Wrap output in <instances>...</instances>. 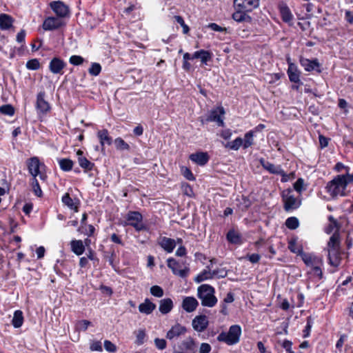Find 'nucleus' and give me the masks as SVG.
Wrapping results in <instances>:
<instances>
[{
	"mask_svg": "<svg viewBox=\"0 0 353 353\" xmlns=\"http://www.w3.org/2000/svg\"><path fill=\"white\" fill-rule=\"evenodd\" d=\"M353 181V175L339 174L329 181L326 186V192L332 199L339 196H345V190L349 183Z\"/></svg>",
	"mask_w": 353,
	"mask_h": 353,
	"instance_id": "nucleus-1",
	"label": "nucleus"
},
{
	"mask_svg": "<svg viewBox=\"0 0 353 353\" xmlns=\"http://www.w3.org/2000/svg\"><path fill=\"white\" fill-rule=\"evenodd\" d=\"M197 296L204 307H213L218 302L214 288L208 284H203L198 288Z\"/></svg>",
	"mask_w": 353,
	"mask_h": 353,
	"instance_id": "nucleus-2",
	"label": "nucleus"
},
{
	"mask_svg": "<svg viewBox=\"0 0 353 353\" xmlns=\"http://www.w3.org/2000/svg\"><path fill=\"white\" fill-rule=\"evenodd\" d=\"M242 333L241 327L239 325H232L229 327L228 332H221L216 339L228 345H234L240 341Z\"/></svg>",
	"mask_w": 353,
	"mask_h": 353,
	"instance_id": "nucleus-3",
	"label": "nucleus"
},
{
	"mask_svg": "<svg viewBox=\"0 0 353 353\" xmlns=\"http://www.w3.org/2000/svg\"><path fill=\"white\" fill-rule=\"evenodd\" d=\"M142 220L143 216L140 212L137 211H130L125 215V221L123 223V225H130L138 232L145 230L146 228L141 223Z\"/></svg>",
	"mask_w": 353,
	"mask_h": 353,
	"instance_id": "nucleus-4",
	"label": "nucleus"
},
{
	"mask_svg": "<svg viewBox=\"0 0 353 353\" xmlns=\"http://www.w3.org/2000/svg\"><path fill=\"white\" fill-rule=\"evenodd\" d=\"M50 7L56 14L57 17L62 19L70 15V8L68 6L61 1H54L50 2Z\"/></svg>",
	"mask_w": 353,
	"mask_h": 353,
	"instance_id": "nucleus-5",
	"label": "nucleus"
},
{
	"mask_svg": "<svg viewBox=\"0 0 353 353\" xmlns=\"http://www.w3.org/2000/svg\"><path fill=\"white\" fill-rule=\"evenodd\" d=\"M167 265L172 270L174 274L184 278L188 276L189 268L185 267L182 269V264L173 258H169L167 260Z\"/></svg>",
	"mask_w": 353,
	"mask_h": 353,
	"instance_id": "nucleus-6",
	"label": "nucleus"
},
{
	"mask_svg": "<svg viewBox=\"0 0 353 353\" xmlns=\"http://www.w3.org/2000/svg\"><path fill=\"white\" fill-rule=\"evenodd\" d=\"M291 192V190H288L287 192H283V194L284 209L285 211L295 210L298 208L301 205V201H299L294 196L292 195Z\"/></svg>",
	"mask_w": 353,
	"mask_h": 353,
	"instance_id": "nucleus-7",
	"label": "nucleus"
},
{
	"mask_svg": "<svg viewBox=\"0 0 353 353\" xmlns=\"http://www.w3.org/2000/svg\"><path fill=\"white\" fill-rule=\"evenodd\" d=\"M260 163L262 167L270 173L281 175L283 177L282 179V181H287V175L281 168V165H275L274 164L265 161L264 159H261Z\"/></svg>",
	"mask_w": 353,
	"mask_h": 353,
	"instance_id": "nucleus-8",
	"label": "nucleus"
},
{
	"mask_svg": "<svg viewBox=\"0 0 353 353\" xmlns=\"http://www.w3.org/2000/svg\"><path fill=\"white\" fill-rule=\"evenodd\" d=\"M224 114V108L223 107H217L210 112L205 120L207 122L214 121L216 122L218 125L223 126L224 122L222 117Z\"/></svg>",
	"mask_w": 353,
	"mask_h": 353,
	"instance_id": "nucleus-9",
	"label": "nucleus"
},
{
	"mask_svg": "<svg viewBox=\"0 0 353 353\" xmlns=\"http://www.w3.org/2000/svg\"><path fill=\"white\" fill-rule=\"evenodd\" d=\"M65 23L63 19L57 17H48L43 23V28L45 30H53L63 26Z\"/></svg>",
	"mask_w": 353,
	"mask_h": 353,
	"instance_id": "nucleus-10",
	"label": "nucleus"
},
{
	"mask_svg": "<svg viewBox=\"0 0 353 353\" xmlns=\"http://www.w3.org/2000/svg\"><path fill=\"white\" fill-rule=\"evenodd\" d=\"M26 164L28 172L32 176V178L37 177L40 173V168L44 166L37 157L28 159L26 161Z\"/></svg>",
	"mask_w": 353,
	"mask_h": 353,
	"instance_id": "nucleus-11",
	"label": "nucleus"
},
{
	"mask_svg": "<svg viewBox=\"0 0 353 353\" xmlns=\"http://www.w3.org/2000/svg\"><path fill=\"white\" fill-rule=\"evenodd\" d=\"M234 4L238 9L251 12L254 8L259 6V0H234Z\"/></svg>",
	"mask_w": 353,
	"mask_h": 353,
	"instance_id": "nucleus-12",
	"label": "nucleus"
},
{
	"mask_svg": "<svg viewBox=\"0 0 353 353\" xmlns=\"http://www.w3.org/2000/svg\"><path fill=\"white\" fill-rule=\"evenodd\" d=\"M45 92H40L37 97L36 108L37 110L43 114H46L50 110V105L44 99Z\"/></svg>",
	"mask_w": 353,
	"mask_h": 353,
	"instance_id": "nucleus-13",
	"label": "nucleus"
},
{
	"mask_svg": "<svg viewBox=\"0 0 353 353\" xmlns=\"http://www.w3.org/2000/svg\"><path fill=\"white\" fill-rule=\"evenodd\" d=\"M185 332L186 328L185 326L181 325L179 323H176L167 332L166 338L169 340H173L184 334Z\"/></svg>",
	"mask_w": 353,
	"mask_h": 353,
	"instance_id": "nucleus-14",
	"label": "nucleus"
},
{
	"mask_svg": "<svg viewBox=\"0 0 353 353\" xmlns=\"http://www.w3.org/2000/svg\"><path fill=\"white\" fill-rule=\"evenodd\" d=\"M301 65L304 68L306 71H316L321 72L320 64L317 59L310 60L308 59L301 58Z\"/></svg>",
	"mask_w": 353,
	"mask_h": 353,
	"instance_id": "nucleus-15",
	"label": "nucleus"
},
{
	"mask_svg": "<svg viewBox=\"0 0 353 353\" xmlns=\"http://www.w3.org/2000/svg\"><path fill=\"white\" fill-rule=\"evenodd\" d=\"M208 325V320L205 315L196 316L192 320V327L197 332L204 331Z\"/></svg>",
	"mask_w": 353,
	"mask_h": 353,
	"instance_id": "nucleus-16",
	"label": "nucleus"
},
{
	"mask_svg": "<svg viewBox=\"0 0 353 353\" xmlns=\"http://www.w3.org/2000/svg\"><path fill=\"white\" fill-rule=\"evenodd\" d=\"M301 256L303 262L307 266H310L312 268L316 265H322L323 264L322 259L320 257H318L312 254L303 252V253H301Z\"/></svg>",
	"mask_w": 353,
	"mask_h": 353,
	"instance_id": "nucleus-17",
	"label": "nucleus"
},
{
	"mask_svg": "<svg viewBox=\"0 0 353 353\" xmlns=\"http://www.w3.org/2000/svg\"><path fill=\"white\" fill-rule=\"evenodd\" d=\"M199 305L198 301L193 296H186L183 299L182 308L187 312H192Z\"/></svg>",
	"mask_w": 353,
	"mask_h": 353,
	"instance_id": "nucleus-18",
	"label": "nucleus"
},
{
	"mask_svg": "<svg viewBox=\"0 0 353 353\" xmlns=\"http://www.w3.org/2000/svg\"><path fill=\"white\" fill-rule=\"evenodd\" d=\"M65 63L59 58H53L49 64V69L53 74H62V70L65 66Z\"/></svg>",
	"mask_w": 353,
	"mask_h": 353,
	"instance_id": "nucleus-19",
	"label": "nucleus"
},
{
	"mask_svg": "<svg viewBox=\"0 0 353 353\" xmlns=\"http://www.w3.org/2000/svg\"><path fill=\"white\" fill-rule=\"evenodd\" d=\"M158 243L165 251L168 253L172 252L176 246V241L174 239L165 236L159 238Z\"/></svg>",
	"mask_w": 353,
	"mask_h": 353,
	"instance_id": "nucleus-20",
	"label": "nucleus"
},
{
	"mask_svg": "<svg viewBox=\"0 0 353 353\" xmlns=\"http://www.w3.org/2000/svg\"><path fill=\"white\" fill-rule=\"evenodd\" d=\"M190 159L199 165H205L209 161V156L207 152H199L191 154Z\"/></svg>",
	"mask_w": 353,
	"mask_h": 353,
	"instance_id": "nucleus-21",
	"label": "nucleus"
},
{
	"mask_svg": "<svg viewBox=\"0 0 353 353\" xmlns=\"http://www.w3.org/2000/svg\"><path fill=\"white\" fill-rule=\"evenodd\" d=\"M215 261L214 259L210 261V265L206 267V269L203 270L195 279L196 283H201L205 280L212 279L213 276L211 270V265Z\"/></svg>",
	"mask_w": 353,
	"mask_h": 353,
	"instance_id": "nucleus-22",
	"label": "nucleus"
},
{
	"mask_svg": "<svg viewBox=\"0 0 353 353\" xmlns=\"http://www.w3.org/2000/svg\"><path fill=\"white\" fill-rule=\"evenodd\" d=\"M62 202L70 209L73 210L74 212H78L79 205V200L78 199H72L68 193H65L62 197Z\"/></svg>",
	"mask_w": 353,
	"mask_h": 353,
	"instance_id": "nucleus-23",
	"label": "nucleus"
},
{
	"mask_svg": "<svg viewBox=\"0 0 353 353\" xmlns=\"http://www.w3.org/2000/svg\"><path fill=\"white\" fill-rule=\"evenodd\" d=\"M279 8L283 21L290 23L293 19V15L288 6L282 2L279 5Z\"/></svg>",
	"mask_w": 353,
	"mask_h": 353,
	"instance_id": "nucleus-24",
	"label": "nucleus"
},
{
	"mask_svg": "<svg viewBox=\"0 0 353 353\" xmlns=\"http://www.w3.org/2000/svg\"><path fill=\"white\" fill-rule=\"evenodd\" d=\"M287 72L289 79L291 82H300V72H299L297 67L294 63H289Z\"/></svg>",
	"mask_w": 353,
	"mask_h": 353,
	"instance_id": "nucleus-25",
	"label": "nucleus"
},
{
	"mask_svg": "<svg viewBox=\"0 0 353 353\" xmlns=\"http://www.w3.org/2000/svg\"><path fill=\"white\" fill-rule=\"evenodd\" d=\"M329 264L333 267H338L341 263V250H328Z\"/></svg>",
	"mask_w": 353,
	"mask_h": 353,
	"instance_id": "nucleus-26",
	"label": "nucleus"
},
{
	"mask_svg": "<svg viewBox=\"0 0 353 353\" xmlns=\"http://www.w3.org/2000/svg\"><path fill=\"white\" fill-rule=\"evenodd\" d=\"M155 308L156 305L148 299L139 305V312L145 314H151Z\"/></svg>",
	"mask_w": 353,
	"mask_h": 353,
	"instance_id": "nucleus-27",
	"label": "nucleus"
},
{
	"mask_svg": "<svg viewBox=\"0 0 353 353\" xmlns=\"http://www.w3.org/2000/svg\"><path fill=\"white\" fill-rule=\"evenodd\" d=\"M328 250H340V239L338 233L335 232L330 236L327 243Z\"/></svg>",
	"mask_w": 353,
	"mask_h": 353,
	"instance_id": "nucleus-28",
	"label": "nucleus"
},
{
	"mask_svg": "<svg viewBox=\"0 0 353 353\" xmlns=\"http://www.w3.org/2000/svg\"><path fill=\"white\" fill-rule=\"evenodd\" d=\"M13 18L7 14H0V29L8 30L12 27Z\"/></svg>",
	"mask_w": 353,
	"mask_h": 353,
	"instance_id": "nucleus-29",
	"label": "nucleus"
},
{
	"mask_svg": "<svg viewBox=\"0 0 353 353\" xmlns=\"http://www.w3.org/2000/svg\"><path fill=\"white\" fill-rule=\"evenodd\" d=\"M97 137L99 139L102 150L104 148L105 143L108 145L112 144V138L108 134V131L106 129L99 130L97 132Z\"/></svg>",
	"mask_w": 353,
	"mask_h": 353,
	"instance_id": "nucleus-30",
	"label": "nucleus"
},
{
	"mask_svg": "<svg viewBox=\"0 0 353 353\" xmlns=\"http://www.w3.org/2000/svg\"><path fill=\"white\" fill-rule=\"evenodd\" d=\"M173 307V302L171 299L167 298L160 301L159 311L163 314H168Z\"/></svg>",
	"mask_w": 353,
	"mask_h": 353,
	"instance_id": "nucleus-31",
	"label": "nucleus"
},
{
	"mask_svg": "<svg viewBox=\"0 0 353 353\" xmlns=\"http://www.w3.org/2000/svg\"><path fill=\"white\" fill-rule=\"evenodd\" d=\"M72 251L77 255L82 254L85 251L84 245L81 240H72L70 243Z\"/></svg>",
	"mask_w": 353,
	"mask_h": 353,
	"instance_id": "nucleus-32",
	"label": "nucleus"
},
{
	"mask_svg": "<svg viewBox=\"0 0 353 353\" xmlns=\"http://www.w3.org/2000/svg\"><path fill=\"white\" fill-rule=\"evenodd\" d=\"M246 12H248L239 9L233 13L232 19L237 22L250 21V17L246 14Z\"/></svg>",
	"mask_w": 353,
	"mask_h": 353,
	"instance_id": "nucleus-33",
	"label": "nucleus"
},
{
	"mask_svg": "<svg viewBox=\"0 0 353 353\" xmlns=\"http://www.w3.org/2000/svg\"><path fill=\"white\" fill-rule=\"evenodd\" d=\"M23 323V315L21 310H16L12 320V324L15 328L21 327Z\"/></svg>",
	"mask_w": 353,
	"mask_h": 353,
	"instance_id": "nucleus-34",
	"label": "nucleus"
},
{
	"mask_svg": "<svg viewBox=\"0 0 353 353\" xmlns=\"http://www.w3.org/2000/svg\"><path fill=\"white\" fill-rule=\"evenodd\" d=\"M78 162L79 165L84 170L85 172L92 170L94 164L88 160L84 157H78Z\"/></svg>",
	"mask_w": 353,
	"mask_h": 353,
	"instance_id": "nucleus-35",
	"label": "nucleus"
},
{
	"mask_svg": "<svg viewBox=\"0 0 353 353\" xmlns=\"http://www.w3.org/2000/svg\"><path fill=\"white\" fill-rule=\"evenodd\" d=\"M228 241L234 244H240L241 243V236L236 231L231 230L227 234Z\"/></svg>",
	"mask_w": 353,
	"mask_h": 353,
	"instance_id": "nucleus-36",
	"label": "nucleus"
},
{
	"mask_svg": "<svg viewBox=\"0 0 353 353\" xmlns=\"http://www.w3.org/2000/svg\"><path fill=\"white\" fill-rule=\"evenodd\" d=\"M60 168L64 172H69L72 169L74 163L70 159H61L59 161Z\"/></svg>",
	"mask_w": 353,
	"mask_h": 353,
	"instance_id": "nucleus-37",
	"label": "nucleus"
},
{
	"mask_svg": "<svg viewBox=\"0 0 353 353\" xmlns=\"http://www.w3.org/2000/svg\"><path fill=\"white\" fill-rule=\"evenodd\" d=\"M241 145H243V139L241 137H237L234 141L228 142L224 145L225 148L234 150H238Z\"/></svg>",
	"mask_w": 353,
	"mask_h": 353,
	"instance_id": "nucleus-38",
	"label": "nucleus"
},
{
	"mask_svg": "<svg viewBox=\"0 0 353 353\" xmlns=\"http://www.w3.org/2000/svg\"><path fill=\"white\" fill-rule=\"evenodd\" d=\"M31 185L32 188V191L34 192V194L39 197L42 196L43 192L37 177H33L32 179Z\"/></svg>",
	"mask_w": 353,
	"mask_h": 353,
	"instance_id": "nucleus-39",
	"label": "nucleus"
},
{
	"mask_svg": "<svg viewBox=\"0 0 353 353\" xmlns=\"http://www.w3.org/2000/svg\"><path fill=\"white\" fill-rule=\"evenodd\" d=\"M253 131H249L245 133L244 140H243V148H248L253 144Z\"/></svg>",
	"mask_w": 353,
	"mask_h": 353,
	"instance_id": "nucleus-40",
	"label": "nucleus"
},
{
	"mask_svg": "<svg viewBox=\"0 0 353 353\" xmlns=\"http://www.w3.org/2000/svg\"><path fill=\"white\" fill-rule=\"evenodd\" d=\"M114 144L117 150H129L130 145L121 138L118 137L114 140Z\"/></svg>",
	"mask_w": 353,
	"mask_h": 353,
	"instance_id": "nucleus-41",
	"label": "nucleus"
},
{
	"mask_svg": "<svg viewBox=\"0 0 353 353\" xmlns=\"http://www.w3.org/2000/svg\"><path fill=\"white\" fill-rule=\"evenodd\" d=\"M285 225L290 230H295L299 225V222L297 218L294 216L289 217L285 221Z\"/></svg>",
	"mask_w": 353,
	"mask_h": 353,
	"instance_id": "nucleus-42",
	"label": "nucleus"
},
{
	"mask_svg": "<svg viewBox=\"0 0 353 353\" xmlns=\"http://www.w3.org/2000/svg\"><path fill=\"white\" fill-rule=\"evenodd\" d=\"M90 325L91 322L88 320L78 321L75 324V330L78 332L85 331Z\"/></svg>",
	"mask_w": 353,
	"mask_h": 353,
	"instance_id": "nucleus-43",
	"label": "nucleus"
},
{
	"mask_svg": "<svg viewBox=\"0 0 353 353\" xmlns=\"http://www.w3.org/2000/svg\"><path fill=\"white\" fill-rule=\"evenodd\" d=\"M212 274L213 276V279L214 278L222 279V278H225L227 276L228 270L224 268H217L216 270H212Z\"/></svg>",
	"mask_w": 353,
	"mask_h": 353,
	"instance_id": "nucleus-44",
	"label": "nucleus"
},
{
	"mask_svg": "<svg viewBox=\"0 0 353 353\" xmlns=\"http://www.w3.org/2000/svg\"><path fill=\"white\" fill-rule=\"evenodd\" d=\"M288 249L292 252L297 254L301 256V253H303V251L301 248H299L296 245V243L295 240H290L288 244Z\"/></svg>",
	"mask_w": 353,
	"mask_h": 353,
	"instance_id": "nucleus-45",
	"label": "nucleus"
},
{
	"mask_svg": "<svg viewBox=\"0 0 353 353\" xmlns=\"http://www.w3.org/2000/svg\"><path fill=\"white\" fill-rule=\"evenodd\" d=\"M212 54L207 50H200V56L199 59H201V61L203 64H207V62L211 59Z\"/></svg>",
	"mask_w": 353,
	"mask_h": 353,
	"instance_id": "nucleus-46",
	"label": "nucleus"
},
{
	"mask_svg": "<svg viewBox=\"0 0 353 353\" xmlns=\"http://www.w3.org/2000/svg\"><path fill=\"white\" fill-rule=\"evenodd\" d=\"M0 112L6 115L12 116L14 114V110L11 105H3L0 107Z\"/></svg>",
	"mask_w": 353,
	"mask_h": 353,
	"instance_id": "nucleus-47",
	"label": "nucleus"
},
{
	"mask_svg": "<svg viewBox=\"0 0 353 353\" xmlns=\"http://www.w3.org/2000/svg\"><path fill=\"white\" fill-rule=\"evenodd\" d=\"M101 70V66L99 63H93L91 67L89 68V73L93 76H97L99 74Z\"/></svg>",
	"mask_w": 353,
	"mask_h": 353,
	"instance_id": "nucleus-48",
	"label": "nucleus"
},
{
	"mask_svg": "<svg viewBox=\"0 0 353 353\" xmlns=\"http://www.w3.org/2000/svg\"><path fill=\"white\" fill-rule=\"evenodd\" d=\"M150 293L158 298L162 297L163 296V290L159 285H153L150 288Z\"/></svg>",
	"mask_w": 353,
	"mask_h": 353,
	"instance_id": "nucleus-49",
	"label": "nucleus"
},
{
	"mask_svg": "<svg viewBox=\"0 0 353 353\" xmlns=\"http://www.w3.org/2000/svg\"><path fill=\"white\" fill-rule=\"evenodd\" d=\"M26 67L29 70H38L40 67L39 61L37 59L29 60L26 63Z\"/></svg>",
	"mask_w": 353,
	"mask_h": 353,
	"instance_id": "nucleus-50",
	"label": "nucleus"
},
{
	"mask_svg": "<svg viewBox=\"0 0 353 353\" xmlns=\"http://www.w3.org/2000/svg\"><path fill=\"white\" fill-rule=\"evenodd\" d=\"M181 172L186 179L189 181H194L195 179L192 171L189 168L186 167H182Z\"/></svg>",
	"mask_w": 353,
	"mask_h": 353,
	"instance_id": "nucleus-51",
	"label": "nucleus"
},
{
	"mask_svg": "<svg viewBox=\"0 0 353 353\" xmlns=\"http://www.w3.org/2000/svg\"><path fill=\"white\" fill-rule=\"evenodd\" d=\"M83 58L79 55H72L70 58V63L74 65H79L83 63Z\"/></svg>",
	"mask_w": 353,
	"mask_h": 353,
	"instance_id": "nucleus-52",
	"label": "nucleus"
},
{
	"mask_svg": "<svg viewBox=\"0 0 353 353\" xmlns=\"http://www.w3.org/2000/svg\"><path fill=\"white\" fill-rule=\"evenodd\" d=\"M104 348L107 352L112 353L116 352L117 350V346L108 340L104 341Z\"/></svg>",
	"mask_w": 353,
	"mask_h": 353,
	"instance_id": "nucleus-53",
	"label": "nucleus"
},
{
	"mask_svg": "<svg viewBox=\"0 0 353 353\" xmlns=\"http://www.w3.org/2000/svg\"><path fill=\"white\" fill-rule=\"evenodd\" d=\"M137 340L136 343L138 345H142L144 343V339L145 337V332L143 330H139L136 334Z\"/></svg>",
	"mask_w": 353,
	"mask_h": 353,
	"instance_id": "nucleus-54",
	"label": "nucleus"
},
{
	"mask_svg": "<svg viewBox=\"0 0 353 353\" xmlns=\"http://www.w3.org/2000/svg\"><path fill=\"white\" fill-rule=\"evenodd\" d=\"M154 344L159 350H163L166 347L167 342L163 339L156 338L154 339Z\"/></svg>",
	"mask_w": 353,
	"mask_h": 353,
	"instance_id": "nucleus-55",
	"label": "nucleus"
},
{
	"mask_svg": "<svg viewBox=\"0 0 353 353\" xmlns=\"http://www.w3.org/2000/svg\"><path fill=\"white\" fill-rule=\"evenodd\" d=\"M292 341L285 339L281 343V346L286 350L287 353H294L292 350Z\"/></svg>",
	"mask_w": 353,
	"mask_h": 353,
	"instance_id": "nucleus-56",
	"label": "nucleus"
},
{
	"mask_svg": "<svg viewBox=\"0 0 353 353\" xmlns=\"http://www.w3.org/2000/svg\"><path fill=\"white\" fill-rule=\"evenodd\" d=\"M92 351L101 352L103 350L101 341H93L90 347Z\"/></svg>",
	"mask_w": 353,
	"mask_h": 353,
	"instance_id": "nucleus-57",
	"label": "nucleus"
},
{
	"mask_svg": "<svg viewBox=\"0 0 353 353\" xmlns=\"http://www.w3.org/2000/svg\"><path fill=\"white\" fill-rule=\"evenodd\" d=\"M88 230H85V231L83 230V227L82 228H79L78 229V231H79V232H81L82 233H84L85 235H88V236H92L94 234L95 228L92 225H89L88 226Z\"/></svg>",
	"mask_w": 353,
	"mask_h": 353,
	"instance_id": "nucleus-58",
	"label": "nucleus"
},
{
	"mask_svg": "<svg viewBox=\"0 0 353 353\" xmlns=\"http://www.w3.org/2000/svg\"><path fill=\"white\" fill-rule=\"evenodd\" d=\"M303 179L300 178L294 183V188L296 192L301 193L303 190Z\"/></svg>",
	"mask_w": 353,
	"mask_h": 353,
	"instance_id": "nucleus-59",
	"label": "nucleus"
},
{
	"mask_svg": "<svg viewBox=\"0 0 353 353\" xmlns=\"http://www.w3.org/2000/svg\"><path fill=\"white\" fill-rule=\"evenodd\" d=\"M212 348L210 344L207 343H203L201 344L199 353H210Z\"/></svg>",
	"mask_w": 353,
	"mask_h": 353,
	"instance_id": "nucleus-60",
	"label": "nucleus"
},
{
	"mask_svg": "<svg viewBox=\"0 0 353 353\" xmlns=\"http://www.w3.org/2000/svg\"><path fill=\"white\" fill-rule=\"evenodd\" d=\"M246 258L248 259V260L252 263H256L259 261L261 259V256L259 254H248Z\"/></svg>",
	"mask_w": 353,
	"mask_h": 353,
	"instance_id": "nucleus-61",
	"label": "nucleus"
},
{
	"mask_svg": "<svg viewBox=\"0 0 353 353\" xmlns=\"http://www.w3.org/2000/svg\"><path fill=\"white\" fill-rule=\"evenodd\" d=\"M208 26L211 30H212L214 31H216V32H224L226 30V29L225 28H222L214 23H212L209 24Z\"/></svg>",
	"mask_w": 353,
	"mask_h": 353,
	"instance_id": "nucleus-62",
	"label": "nucleus"
},
{
	"mask_svg": "<svg viewBox=\"0 0 353 353\" xmlns=\"http://www.w3.org/2000/svg\"><path fill=\"white\" fill-rule=\"evenodd\" d=\"M321 265H316L314 267H312V271L314 274L316 276H318L320 279L322 278L323 272L321 268Z\"/></svg>",
	"mask_w": 353,
	"mask_h": 353,
	"instance_id": "nucleus-63",
	"label": "nucleus"
},
{
	"mask_svg": "<svg viewBox=\"0 0 353 353\" xmlns=\"http://www.w3.org/2000/svg\"><path fill=\"white\" fill-rule=\"evenodd\" d=\"M345 19L349 23H353V13L350 10H346L345 13Z\"/></svg>",
	"mask_w": 353,
	"mask_h": 353,
	"instance_id": "nucleus-64",
	"label": "nucleus"
}]
</instances>
